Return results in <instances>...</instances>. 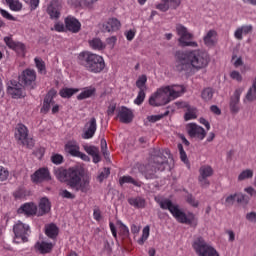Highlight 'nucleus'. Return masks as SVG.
I'll use <instances>...</instances> for the list:
<instances>
[{
  "instance_id": "obj_1",
  "label": "nucleus",
  "mask_w": 256,
  "mask_h": 256,
  "mask_svg": "<svg viewBox=\"0 0 256 256\" xmlns=\"http://www.w3.org/2000/svg\"><path fill=\"white\" fill-rule=\"evenodd\" d=\"M209 54L207 52L196 50H179L175 53V69L178 73H183L187 77L205 69L209 65Z\"/></svg>"
},
{
  "instance_id": "obj_2",
  "label": "nucleus",
  "mask_w": 256,
  "mask_h": 256,
  "mask_svg": "<svg viewBox=\"0 0 256 256\" xmlns=\"http://www.w3.org/2000/svg\"><path fill=\"white\" fill-rule=\"evenodd\" d=\"M182 93H185V88L181 85L161 87L150 96L149 104L152 107H162L167 103H171L173 99L181 97Z\"/></svg>"
},
{
  "instance_id": "obj_3",
  "label": "nucleus",
  "mask_w": 256,
  "mask_h": 256,
  "mask_svg": "<svg viewBox=\"0 0 256 256\" xmlns=\"http://www.w3.org/2000/svg\"><path fill=\"white\" fill-rule=\"evenodd\" d=\"M154 200L162 209L169 211L171 215L176 219V221H178V223H184L185 225H197L195 214H185V212L179 209V205L174 204L171 199L156 196Z\"/></svg>"
},
{
  "instance_id": "obj_4",
  "label": "nucleus",
  "mask_w": 256,
  "mask_h": 256,
  "mask_svg": "<svg viewBox=\"0 0 256 256\" xmlns=\"http://www.w3.org/2000/svg\"><path fill=\"white\" fill-rule=\"evenodd\" d=\"M169 167V160L167 156L163 155L161 150H157L153 156H151L148 164H140L138 170L146 179H155L157 171H165Z\"/></svg>"
},
{
  "instance_id": "obj_5",
  "label": "nucleus",
  "mask_w": 256,
  "mask_h": 256,
  "mask_svg": "<svg viewBox=\"0 0 256 256\" xmlns=\"http://www.w3.org/2000/svg\"><path fill=\"white\" fill-rule=\"evenodd\" d=\"M78 63L89 73H101L105 69L103 56L86 51L78 55Z\"/></svg>"
},
{
  "instance_id": "obj_6",
  "label": "nucleus",
  "mask_w": 256,
  "mask_h": 256,
  "mask_svg": "<svg viewBox=\"0 0 256 256\" xmlns=\"http://www.w3.org/2000/svg\"><path fill=\"white\" fill-rule=\"evenodd\" d=\"M68 187L74 191L89 193V191H91V178L88 176H82L81 170L76 168V171L71 172V179Z\"/></svg>"
},
{
  "instance_id": "obj_7",
  "label": "nucleus",
  "mask_w": 256,
  "mask_h": 256,
  "mask_svg": "<svg viewBox=\"0 0 256 256\" xmlns=\"http://www.w3.org/2000/svg\"><path fill=\"white\" fill-rule=\"evenodd\" d=\"M176 33L178 35V43L180 47H199V44L196 41H193V34L189 32L187 27L182 24L176 25Z\"/></svg>"
},
{
  "instance_id": "obj_8",
  "label": "nucleus",
  "mask_w": 256,
  "mask_h": 256,
  "mask_svg": "<svg viewBox=\"0 0 256 256\" xmlns=\"http://www.w3.org/2000/svg\"><path fill=\"white\" fill-rule=\"evenodd\" d=\"M13 231L15 235L14 243H27V241H29L28 237L31 235V228L29 225L18 221L14 225Z\"/></svg>"
},
{
  "instance_id": "obj_9",
  "label": "nucleus",
  "mask_w": 256,
  "mask_h": 256,
  "mask_svg": "<svg viewBox=\"0 0 256 256\" xmlns=\"http://www.w3.org/2000/svg\"><path fill=\"white\" fill-rule=\"evenodd\" d=\"M194 250L199 256H219L213 246L207 244L203 238H198L193 244Z\"/></svg>"
},
{
  "instance_id": "obj_10",
  "label": "nucleus",
  "mask_w": 256,
  "mask_h": 256,
  "mask_svg": "<svg viewBox=\"0 0 256 256\" xmlns=\"http://www.w3.org/2000/svg\"><path fill=\"white\" fill-rule=\"evenodd\" d=\"M15 138L26 147H33V138L29 137V129L24 124H18L16 127Z\"/></svg>"
},
{
  "instance_id": "obj_11",
  "label": "nucleus",
  "mask_w": 256,
  "mask_h": 256,
  "mask_svg": "<svg viewBox=\"0 0 256 256\" xmlns=\"http://www.w3.org/2000/svg\"><path fill=\"white\" fill-rule=\"evenodd\" d=\"M19 81L29 87V89H35V81H37V72L33 69H26L19 77Z\"/></svg>"
},
{
  "instance_id": "obj_12",
  "label": "nucleus",
  "mask_w": 256,
  "mask_h": 256,
  "mask_svg": "<svg viewBox=\"0 0 256 256\" xmlns=\"http://www.w3.org/2000/svg\"><path fill=\"white\" fill-rule=\"evenodd\" d=\"M95 133H97V119L92 117L84 125L82 139H93Z\"/></svg>"
},
{
  "instance_id": "obj_13",
  "label": "nucleus",
  "mask_w": 256,
  "mask_h": 256,
  "mask_svg": "<svg viewBox=\"0 0 256 256\" xmlns=\"http://www.w3.org/2000/svg\"><path fill=\"white\" fill-rule=\"evenodd\" d=\"M187 133L194 139H199L200 141H203L205 139V136L207 135V132H205V129L195 123H190L186 126Z\"/></svg>"
},
{
  "instance_id": "obj_14",
  "label": "nucleus",
  "mask_w": 256,
  "mask_h": 256,
  "mask_svg": "<svg viewBox=\"0 0 256 256\" xmlns=\"http://www.w3.org/2000/svg\"><path fill=\"white\" fill-rule=\"evenodd\" d=\"M73 171H77V167H72L67 169L58 167L54 169V175L56 177V179H58V181H60L61 183H70L71 181V172Z\"/></svg>"
},
{
  "instance_id": "obj_15",
  "label": "nucleus",
  "mask_w": 256,
  "mask_h": 256,
  "mask_svg": "<svg viewBox=\"0 0 256 256\" xmlns=\"http://www.w3.org/2000/svg\"><path fill=\"white\" fill-rule=\"evenodd\" d=\"M212 175H213V168H211V166L203 165L200 167L198 181L201 187H209L210 182L207 178L211 177Z\"/></svg>"
},
{
  "instance_id": "obj_16",
  "label": "nucleus",
  "mask_w": 256,
  "mask_h": 256,
  "mask_svg": "<svg viewBox=\"0 0 256 256\" xmlns=\"http://www.w3.org/2000/svg\"><path fill=\"white\" fill-rule=\"evenodd\" d=\"M61 3L57 0H52L47 6L46 13L49 15L50 19H59L61 17Z\"/></svg>"
},
{
  "instance_id": "obj_17",
  "label": "nucleus",
  "mask_w": 256,
  "mask_h": 256,
  "mask_svg": "<svg viewBox=\"0 0 256 256\" xmlns=\"http://www.w3.org/2000/svg\"><path fill=\"white\" fill-rule=\"evenodd\" d=\"M181 5V0H161V3L156 4V9L165 13L169 9H177Z\"/></svg>"
},
{
  "instance_id": "obj_18",
  "label": "nucleus",
  "mask_w": 256,
  "mask_h": 256,
  "mask_svg": "<svg viewBox=\"0 0 256 256\" xmlns=\"http://www.w3.org/2000/svg\"><path fill=\"white\" fill-rule=\"evenodd\" d=\"M65 27L70 33H79L81 31V22L73 16H68L64 20Z\"/></svg>"
},
{
  "instance_id": "obj_19",
  "label": "nucleus",
  "mask_w": 256,
  "mask_h": 256,
  "mask_svg": "<svg viewBox=\"0 0 256 256\" xmlns=\"http://www.w3.org/2000/svg\"><path fill=\"white\" fill-rule=\"evenodd\" d=\"M33 183H43V181H51V174L46 168H40L32 176Z\"/></svg>"
},
{
  "instance_id": "obj_20",
  "label": "nucleus",
  "mask_w": 256,
  "mask_h": 256,
  "mask_svg": "<svg viewBox=\"0 0 256 256\" xmlns=\"http://www.w3.org/2000/svg\"><path fill=\"white\" fill-rule=\"evenodd\" d=\"M117 117L120 121V123H131L133 121V118L135 117L133 115V110L122 106L119 110H118V114Z\"/></svg>"
},
{
  "instance_id": "obj_21",
  "label": "nucleus",
  "mask_w": 256,
  "mask_h": 256,
  "mask_svg": "<svg viewBox=\"0 0 256 256\" xmlns=\"http://www.w3.org/2000/svg\"><path fill=\"white\" fill-rule=\"evenodd\" d=\"M8 93L12 95L13 99H21L25 97V87L21 83H12V86L8 88Z\"/></svg>"
},
{
  "instance_id": "obj_22",
  "label": "nucleus",
  "mask_w": 256,
  "mask_h": 256,
  "mask_svg": "<svg viewBox=\"0 0 256 256\" xmlns=\"http://www.w3.org/2000/svg\"><path fill=\"white\" fill-rule=\"evenodd\" d=\"M55 95H57V92L55 90H50L47 95L44 98L43 106L41 108L42 113H49V110L51 109L52 105H55Z\"/></svg>"
},
{
  "instance_id": "obj_23",
  "label": "nucleus",
  "mask_w": 256,
  "mask_h": 256,
  "mask_svg": "<svg viewBox=\"0 0 256 256\" xmlns=\"http://www.w3.org/2000/svg\"><path fill=\"white\" fill-rule=\"evenodd\" d=\"M121 29V22L117 18H110L103 24L102 30L104 33H111L112 31H119Z\"/></svg>"
},
{
  "instance_id": "obj_24",
  "label": "nucleus",
  "mask_w": 256,
  "mask_h": 256,
  "mask_svg": "<svg viewBox=\"0 0 256 256\" xmlns=\"http://www.w3.org/2000/svg\"><path fill=\"white\" fill-rule=\"evenodd\" d=\"M244 90V88H237L231 97L230 109L232 113H239V99Z\"/></svg>"
},
{
  "instance_id": "obj_25",
  "label": "nucleus",
  "mask_w": 256,
  "mask_h": 256,
  "mask_svg": "<svg viewBox=\"0 0 256 256\" xmlns=\"http://www.w3.org/2000/svg\"><path fill=\"white\" fill-rule=\"evenodd\" d=\"M18 213L20 215H27L28 217L31 215L37 214V205L34 203H25L18 209Z\"/></svg>"
},
{
  "instance_id": "obj_26",
  "label": "nucleus",
  "mask_w": 256,
  "mask_h": 256,
  "mask_svg": "<svg viewBox=\"0 0 256 256\" xmlns=\"http://www.w3.org/2000/svg\"><path fill=\"white\" fill-rule=\"evenodd\" d=\"M203 41L206 47H215L217 45V31L209 30L203 37Z\"/></svg>"
},
{
  "instance_id": "obj_27",
  "label": "nucleus",
  "mask_w": 256,
  "mask_h": 256,
  "mask_svg": "<svg viewBox=\"0 0 256 256\" xmlns=\"http://www.w3.org/2000/svg\"><path fill=\"white\" fill-rule=\"evenodd\" d=\"M64 151L71 155L72 157H76L80 151L79 144L76 141H68L64 146Z\"/></svg>"
},
{
  "instance_id": "obj_28",
  "label": "nucleus",
  "mask_w": 256,
  "mask_h": 256,
  "mask_svg": "<svg viewBox=\"0 0 256 256\" xmlns=\"http://www.w3.org/2000/svg\"><path fill=\"white\" fill-rule=\"evenodd\" d=\"M83 147L84 151H86L88 155H91L93 163H99V161H101V156L99 155V148L97 146L84 145Z\"/></svg>"
},
{
  "instance_id": "obj_29",
  "label": "nucleus",
  "mask_w": 256,
  "mask_h": 256,
  "mask_svg": "<svg viewBox=\"0 0 256 256\" xmlns=\"http://www.w3.org/2000/svg\"><path fill=\"white\" fill-rule=\"evenodd\" d=\"M128 203L131 207H135V209H145V206L147 205L145 198L141 196L129 198Z\"/></svg>"
},
{
  "instance_id": "obj_30",
  "label": "nucleus",
  "mask_w": 256,
  "mask_h": 256,
  "mask_svg": "<svg viewBox=\"0 0 256 256\" xmlns=\"http://www.w3.org/2000/svg\"><path fill=\"white\" fill-rule=\"evenodd\" d=\"M53 247H54V244L51 242L42 241V242H37L35 244V249H37V251H39L42 254L51 253V251H53Z\"/></svg>"
},
{
  "instance_id": "obj_31",
  "label": "nucleus",
  "mask_w": 256,
  "mask_h": 256,
  "mask_svg": "<svg viewBox=\"0 0 256 256\" xmlns=\"http://www.w3.org/2000/svg\"><path fill=\"white\" fill-rule=\"evenodd\" d=\"M50 211H51V202H49V199L46 197L42 198L39 203L38 216L45 215V213H49Z\"/></svg>"
},
{
  "instance_id": "obj_32",
  "label": "nucleus",
  "mask_w": 256,
  "mask_h": 256,
  "mask_svg": "<svg viewBox=\"0 0 256 256\" xmlns=\"http://www.w3.org/2000/svg\"><path fill=\"white\" fill-rule=\"evenodd\" d=\"M89 45L94 51H103V49L106 47L105 43H103V41H101L99 38L89 40Z\"/></svg>"
},
{
  "instance_id": "obj_33",
  "label": "nucleus",
  "mask_w": 256,
  "mask_h": 256,
  "mask_svg": "<svg viewBox=\"0 0 256 256\" xmlns=\"http://www.w3.org/2000/svg\"><path fill=\"white\" fill-rule=\"evenodd\" d=\"M245 203V196L242 193L232 194L226 198V203L233 205V203Z\"/></svg>"
},
{
  "instance_id": "obj_34",
  "label": "nucleus",
  "mask_w": 256,
  "mask_h": 256,
  "mask_svg": "<svg viewBox=\"0 0 256 256\" xmlns=\"http://www.w3.org/2000/svg\"><path fill=\"white\" fill-rule=\"evenodd\" d=\"M45 233L50 239H55L59 235V228L55 224H50L46 226Z\"/></svg>"
},
{
  "instance_id": "obj_35",
  "label": "nucleus",
  "mask_w": 256,
  "mask_h": 256,
  "mask_svg": "<svg viewBox=\"0 0 256 256\" xmlns=\"http://www.w3.org/2000/svg\"><path fill=\"white\" fill-rule=\"evenodd\" d=\"M125 183H130L131 185H134L135 187H141V182L135 180L131 176H122L119 179V184L121 186L125 185Z\"/></svg>"
},
{
  "instance_id": "obj_36",
  "label": "nucleus",
  "mask_w": 256,
  "mask_h": 256,
  "mask_svg": "<svg viewBox=\"0 0 256 256\" xmlns=\"http://www.w3.org/2000/svg\"><path fill=\"white\" fill-rule=\"evenodd\" d=\"M11 11H21L23 4L19 0H5Z\"/></svg>"
},
{
  "instance_id": "obj_37",
  "label": "nucleus",
  "mask_w": 256,
  "mask_h": 256,
  "mask_svg": "<svg viewBox=\"0 0 256 256\" xmlns=\"http://www.w3.org/2000/svg\"><path fill=\"white\" fill-rule=\"evenodd\" d=\"M93 95H95V88H87L77 96V99L81 101L83 99H89V97H93Z\"/></svg>"
},
{
  "instance_id": "obj_38",
  "label": "nucleus",
  "mask_w": 256,
  "mask_h": 256,
  "mask_svg": "<svg viewBox=\"0 0 256 256\" xmlns=\"http://www.w3.org/2000/svg\"><path fill=\"white\" fill-rule=\"evenodd\" d=\"M213 95H215L213 88H205L201 93L203 101L206 102L211 101V99H213Z\"/></svg>"
},
{
  "instance_id": "obj_39",
  "label": "nucleus",
  "mask_w": 256,
  "mask_h": 256,
  "mask_svg": "<svg viewBox=\"0 0 256 256\" xmlns=\"http://www.w3.org/2000/svg\"><path fill=\"white\" fill-rule=\"evenodd\" d=\"M246 179H253L252 169H245L238 175V181H246Z\"/></svg>"
},
{
  "instance_id": "obj_40",
  "label": "nucleus",
  "mask_w": 256,
  "mask_h": 256,
  "mask_svg": "<svg viewBox=\"0 0 256 256\" xmlns=\"http://www.w3.org/2000/svg\"><path fill=\"white\" fill-rule=\"evenodd\" d=\"M36 68L38 70V73H41V75H45L47 73L46 68H45V62L41 58H35L34 59Z\"/></svg>"
},
{
  "instance_id": "obj_41",
  "label": "nucleus",
  "mask_w": 256,
  "mask_h": 256,
  "mask_svg": "<svg viewBox=\"0 0 256 256\" xmlns=\"http://www.w3.org/2000/svg\"><path fill=\"white\" fill-rule=\"evenodd\" d=\"M146 83H147V76L141 75L136 81V87H138L140 91H147Z\"/></svg>"
},
{
  "instance_id": "obj_42",
  "label": "nucleus",
  "mask_w": 256,
  "mask_h": 256,
  "mask_svg": "<svg viewBox=\"0 0 256 256\" xmlns=\"http://www.w3.org/2000/svg\"><path fill=\"white\" fill-rule=\"evenodd\" d=\"M149 226H145L142 230V236L140 239H138L137 243L138 245H145V241L149 239Z\"/></svg>"
},
{
  "instance_id": "obj_43",
  "label": "nucleus",
  "mask_w": 256,
  "mask_h": 256,
  "mask_svg": "<svg viewBox=\"0 0 256 256\" xmlns=\"http://www.w3.org/2000/svg\"><path fill=\"white\" fill-rule=\"evenodd\" d=\"M77 91L73 90L72 88H64L60 91V95L64 98L67 99L69 97H73Z\"/></svg>"
},
{
  "instance_id": "obj_44",
  "label": "nucleus",
  "mask_w": 256,
  "mask_h": 256,
  "mask_svg": "<svg viewBox=\"0 0 256 256\" xmlns=\"http://www.w3.org/2000/svg\"><path fill=\"white\" fill-rule=\"evenodd\" d=\"M145 101V90H139L136 99L134 100L135 105H141Z\"/></svg>"
},
{
  "instance_id": "obj_45",
  "label": "nucleus",
  "mask_w": 256,
  "mask_h": 256,
  "mask_svg": "<svg viewBox=\"0 0 256 256\" xmlns=\"http://www.w3.org/2000/svg\"><path fill=\"white\" fill-rule=\"evenodd\" d=\"M4 43L9 47V49H15L17 41H14L11 36H6L4 37Z\"/></svg>"
},
{
  "instance_id": "obj_46",
  "label": "nucleus",
  "mask_w": 256,
  "mask_h": 256,
  "mask_svg": "<svg viewBox=\"0 0 256 256\" xmlns=\"http://www.w3.org/2000/svg\"><path fill=\"white\" fill-rule=\"evenodd\" d=\"M7 179H9V170L0 166V181H7Z\"/></svg>"
},
{
  "instance_id": "obj_47",
  "label": "nucleus",
  "mask_w": 256,
  "mask_h": 256,
  "mask_svg": "<svg viewBox=\"0 0 256 256\" xmlns=\"http://www.w3.org/2000/svg\"><path fill=\"white\" fill-rule=\"evenodd\" d=\"M111 175V170L109 168H104L103 171L98 175V180L102 182Z\"/></svg>"
},
{
  "instance_id": "obj_48",
  "label": "nucleus",
  "mask_w": 256,
  "mask_h": 256,
  "mask_svg": "<svg viewBox=\"0 0 256 256\" xmlns=\"http://www.w3.org/2000/svg\"><path fill=\"white\" fill-rule=\"evenodd\" d=\"M178 151L180 153L181 161H183V163H187V153H185V150L183 149V144H178Z\"/></svg>"
},
{
  "instance_id": "obj_49",
  "label": "nucleus",
  "mask_w": 256,
  "mask_h": 256,
  "mask_svg": "<svg viewBox=\"0 0 256 256\" xmlns=\"http://www.w3.org/2000/svg\"><path fill=\"white\" fill-rule=\"evenodd\" d=\"M51 161L52 163H54L55 165H61V163H63V156L60 154H54L51 157Z\"/></svg>"
},
{
  "instance_id": "obj_50",
  "label": "nucleus",
  "mask_w": 256,
  "mask_h": 256,
  "mask_svg": "<svg viewBox=\"0 0 256 256\" xmlns=\"http://www.w3.org/2000/svg\"><path fill=\"white\" fill-rule=\"evenodd\" d=\"M166 114L164 115H152V116H148L147 117V120L150 122V123H157V121H161V119H163V117H165Z\"/></svg>"
},
{
  "instance_id": "obj_51",
  "label": "nucleus",
  "mask_w": 256,
  "mask_h": 256,
  "mask_svg": "<svg viewBox=\"0 0 256 256\" xmlns=\"http://www.w3.org/2000/svg\"><path fill=\"white\" fill-rule=\"evenodd\" d=\"M184 117H185L186 121H191V119H197V113H195V111H193V110H188L185 113Z\"/></svg>"
},
{
  "instance_id": "obj_52",
  "label": "nucleus",
  "mask_w": 256,
  "mask_h": 256,
  "mask_svg": "<svg viewBox=\"0 0 256 256\" xmlns=\"http://www.w3.org/2000/svg\"><path fill=\"white\" fill-rule=\"evenodd\" d=\"M13 51H17V53H25V44L16 42Z\"/></svg>"
},
{
  "instance_id": "obj_53",
  "label": "nucleus",
  "mask_w": 256,
  "mask_h": 256,
  "mask_svg": "<svg viewBox=\"0 0 256 256\" xmlns=\"http://www.w3.org/2000/svg\"><path fill=\"white\" fill-rule=\"evenodd\" d=\"M186 201L192 207H199V201L195 200L192 195H188Z\"/></svg>"
},
{
  "instance_id": "obj_54",
  "label": "nucleus",
  "mask_w": 256,
  "mask_h": 256,
  "mask_svg": "<svg viewBox=\"0 0 256 256\" xmlns=\"http://www.w3.org/2000/svg\"><path fill=\"white\" fill-rule=\"evenodd\" d=\"M0 14L2 15V17H4V19H8V21H15L13 15H11L6 10L0 9Z\"/></svg>"
},
{
  "instance_id": "obj_55",
  "label": "nucleus",
  "mask_w": 256,
  "mask_h": 256,
  "mask_svg": "<svg viewBox=\"0 0 256 256\" xmlns=\"http://www.w3.org/2000/svg\"><path fill=\"white\" fill-rule=\"evenodd\" d=\"M232 63L234 67H241V65H243V59L241 57L233 56Z\"/></svg>"
},
{
  "instance_id": "obj_56",
  "label": "nucleus",
  "mask_w": 256,
  "mask_h": 256,
  "mask_svg": "<svg viewBox=\"0 0 256 256\" xmlns=\"http://www.w3.org/2000/svg\"><path fill=\"white\" fill-rule=\"evenodd\" d=\"M231 79H234V81H243V77L241 76V73L238 71H232L230 73Z\"/></svg>"
},
{
  "instance_id": "obj_57",
  "label": "nucleus",
  "mask_w": 256,
  "mask_h": 256,
  "mask_svg": "<svg viewBox=\"0 0 256 256\" xmlns=\"http://www.w3.org/2000/svg\"><path fill=\"white\" fill-rule=\"evenodd\" d=\"M61 197H63L64 199H75V195H73V193L69 192L68 190H63L60 193Z\"/></svg>"
},
{
  "instance_id": "obj_58",
  "label": "nucleus",
  "mask_w": 256,
  "mask_h": 256,
  "mask_svg": "<svg viewBox=\"0 0 256 256\" xmlns=\"http://www.w3.org/2000/svg\"><path fill=\"white\" fill-rule=\"evenodd\" d=\"M66 27L63 23L61 22H57L54 25V30L57 31L58 33H63V31H65Z\"/></svg>"
},
{
  "instance_id": "obj_59",
  "label": "nucleus",
  "mask_w": 256,
  "mask_h": 256,
  "mask_svg": "<svg viewBox=\"0 0 256 256\" xmlns=\"http://www.w3.org/2000/svg\"><path fill=\"white\" fill-rule=\"evenodd\" d=\"M246 219L250 223H256V213L255 212H249L246 214Z\"/></svg>"
},
{
  "instance_id": "obj_60",
  "label": "nucleus",
  "mask_w": 256,
  "mask_h": 256,
  "mask_svg": "<svg viewBox=\"0 0 256 256\" xmlns=\"http://www.w3.org/2000/svg\"><path fill=\"white\" fill-rule=\"evenodd\" d=\"M240 31L243 33V35H247L253 31V27L251 25L248 26H242L240 27Z\"/></svg>"
},
{
  "instance_id": "obj_61",
  "label": "nucleus",
  "mask_w": 256,
  "mask_h": 256,
  "mask_svg": "<svg viewBox=\"0 0 256 256\" xmlns=\"http://www.w3.org/2000/svg\"><path fill=\"white\" fill-rule=\"evenodd\" d=\"M76 157H78L79 159H82V161H86V162H90L91 161V158H89L87 156V154L81 152L80 150H79L78 154L76 155Z\"/></svg>"
},
{
  "instance_id": "obj_62",
  "label": "nucleus",
  "mask_w": 256,
  "mask_h": 256,
  "mask_svg": "<svg viewBox=\"0 0 256 256\" xmlns=\"http://www.w3.org/2000/svg\"><path fill=\"white\" fill-rule=\"evenodd\" d=\"M127 41H133L135 39V31L129 30L125 33Z\"/></svg>"
},
{
  "instance_id": "obj_63",
  "label": "nucleus",
  "mask_w": 256,
  "mask_h": 256,
  "mask_svg": "<svg viewBox=\"0 0 256 256\" xmlns=\"http://www.w3.org/2000/svg\"><path fill=\"white\" fill-rule=\"evenodd\" d=\"M93 217H94L95 221H100L101 220V210H99L97 208L94 209Z\"/></svg>"
},
{
  "instance_id": "obj_64",
  "label": "nucleus",
  "mask_w": 256,
  "mask_h": 256,
  "mask_svg": "<svg viewBox=\"0 0 256 256\" xmlns=\"http://www.w3.org/2000/svg\"><path fill=\"white\" fill-rule=\"evenodd\" d=\"M245 193H248V195H251L253 197V195H256V190L253 187H247L244 189Z\"/></svg>"
}]
</instances>
